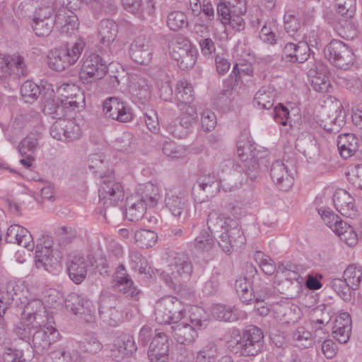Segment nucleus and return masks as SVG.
I'll use <instances>...</instances> for the list:
<instances>
[{
  "mask_svg": "<svg viewBox=\"0 0 362 362\" xmlns=\"http://www.w3.org/2000/svg\"><path fill=\"white\" fill-rule=\"evenodd\" d=\"M324 54L330 63L341 69H349L355 62L352 49L340 40H332L325 46Z\"/></svg>",
  "mask_w": 362,
  "mask_h": 362,
  "instance_id": "6e6552de",
  "label": "nucleus"
},
{
  "mask_svg": "<svg viewBox=\"0 0 362 362\" xmlns=\"http://www.w3.org/2000/svg\"><path fill=\"white\" fill-rule=\"evenodd\" d=\"M207 227L222 250L230 254L235 247H240L245 238L236 219L226 216L216 210L208 214Z\"/></svg>",
  "mask_w": 362,
  "mask_h": 362,
  "instance_id": "f03ea898",
  "label": "nucleus"
},
{
  "mask_svg": "<svg viewBox=\"0 0 362 362\" xmlns=\"http://www.w3.org/2000/svg\"><path fill=\"white\" fill-rule=\"evenodd\" d=\"M358 147V139L354 134L346 133L338 136L337 148L343 158L347 159L354 156Z\"/></svg>",
  "mask_w": 362,
  "mask_h": 362,
  "instance_id": "473e14b6",
  "label": "nucleus"
},
{
  "mask_svg": "<svg viewBox=\"0 0 362 362\" xmlns=\"http://www.w3.org/2000/svg\"><path fill=\"white\" fill-rule=\"evenodd\" d=\"M275 96L273 87L263 86L255 93L253 105L259 110H269L274 106Z\"/></svg>",
  "mask_w": 362,
  "mask_h": 362,
  "instance_id": "c9c22d12",
  "label": "nucleus"
},
{
  "mask_svg": "<svg viewBox=\"0 0 362 362\" xmlns=\"http://www.w3.org/2000/svg\"><path fill=\"white\" fill-rule=\"evenodd\" d=\"M194 98V89L192 84L187 81H179L176 90L177 106L183 104H192Z\"/></svg>",
  "mask_w": 362,
  "mask_h": 362,
  "instance_id": "a19ab883",
  "label": "nucleus"
},
{
  "mask_svg": "<svg viewBox=\"0 0 362 362\" xmlns=\"http://www.w3.org/2000/svg\"><path fill=\"white\" fill-rule=\"evenodd\" d=\"M64 103L65 101L61 99L48 100L45 103L44 112L53 118L62 119V117L68 116L70 112L76 110L74 107L65 105Z\"/></svg>",
  "mask_w": 362,
  "mask_h": 362,
  "instance_id": "e433bc0d",
  "label": "nucleus"
},
{
  "mask_svg": "<svg viewBox=\"0 0 362 362\" xmlns=\"http://www.w3.org/2000/svg\"><path fill=\"white\" fill-rule=\"evenodd\" d=\"M45 313L43 303L39 299H33L25 305L21 318L25 323L31 322L33 327H42L44 323L49 322Z\"/></svg>",
  "mask_w": 362,
  "mask_h": 362,
  "instance_id": "aec40b11",
  "label": "nucleus"
},
{
  "mask_svg": "<svg viewBox=\"0 0 362 362\" xmlns=\"http://www.w3.org/2000/svg\"><path fill=\"white\" fill-rule=\"evenodd\" d=\"M233 335L235 338V344L243 356H257L264 345L263 332L256 326H252L243 332L240 335L238 330H234Z\"/></svg>",
  "mask_w": 362,
  "mask_h": 362,
  "instance_id": "39448f33",
  "label": "nucleus"
},
{
  "mask_svg": "<svg viewBox=\"0 0 362 362\" xmlns=\"http://www.w3.org/2000/svg\"><path fill=\"white\" fill-rule=\"evenodd\" d=\"M107 72V62L95 53L85 54L79 72L83 83H90L103 78Z\"/></svg>",
  "mask_w": 362,
  "mask_h": 362,
  "instance_id": "0eeeda50",
  "label": "nucleus"
},
{
  "mask_svg": "<svg viewBox=\"0 0 362 362\" xmlns=\"http://www.w3.org/2000/svg\"><path fill=\"white\" fill-rule=\"evenodd\" d=\"M271 177L279 189L288 191L293 185L294 179L288 166L282 160L275 161L271 168Z\"/></svg>",
  "mask_w": 362,
  "mask_h": 362,
  "instance_id": "5701e85b",
  "label": "nucleus"
},
{
  "mask_svg": "<svg viewBox=\"0 0 362 362\" xmlns=\"http://www.w3.org/2000/svg\"><path fill=\"white\" fill-rule=\"evenodd\" d=\"M296 147L309 159H314L318 155L316 143L310 137L308 139L298 138L296 140Z\"/></svg>",
  "mask_w": 362,
  "mask_h": 362,
  "instance_id": "8fccbe9b",
  "label": "nucleus"
},
{
  "mask_svg": "<svg viewBox=\"0 0 362 362\" xmlns=\"http://www.w3.org/2000/svg\"><path fill=\"white\" fill-rule=\"evenodd\" d=\"M158 239L157 234L151 230L141 229L134 233L136 244L141 248L153 247Z\"/></svg>",
  "mask_w": 362,
  "mask_h": 362,
  "instance_id": "c03bdc74",
  "label": "nucleus"
},
{
  "mask_svg": "<svg viewBox=\"0 0 362 362\" xmlns=\"http://www.w3.org/2000/svg\"><path fill=\"white\" fill-rule=\"evenodd\" d=\"M197 53L190 42L182 37L176 38L170 46V54L182 70H188L194 66Z\"/></svg>",
  "mask_w": 362,
  "mask_h": 362,
  "instance_id": "1a4fd4ad",
  "label": "nucleus"
},
{
  "mask_svg": "<svg viewBox=\"0 0 362 362\" xmlns=\"http://www.w3.org/2000/svg\"><path fill=\"white\" fill-rule=\"evenodd\" d=\"M118 33L117 23L110 19H103L100 22L98 33L100 42L104 48V54H116L119 51L115 41Z\"/></svg>",
  "mask_w": 362,
  "mask_h": 362,
  "instance_id": "ddd939ff",
  "label": "nucleus"
},
{
  "mask_svg": "<svg viewBox=\"0 0 362 362\" xmlns=\"http://www.w3.org/2000/svg\"><path fill=\"white\" fill-rule=\"evenodd\" d=\"M57 91L62 97L61 100H64V104L68 105L69 107H72L76 110L84 105V95L75 85L64 83L59 87Z\"/></svg>",
  "mask_w": 362,
  "mask_h": 362,
  "instance_id": "c756f323",
  "label": "nucleus"
},
{
  "mask_svg": "<svg viewBox=\"0 0 362 362\" xmlns=\"http://www.w3.org/2000/svg\"><path fill=\"white\" fill-rule=\"evenodd\" d=\"M165 205L170 214L182 222L187 218V198L184 192L173 190L166 192Z\"/></svg>",
  "mask_w": 362,
  "mask_h": 362,
  "instance_id": "4468645a",
  "label": "nucleus"
},
{
  "mask_svg": "<svg viewBox=\"0 0 362 362\" xmlns=\"http://www.w3.org/2000/svg\"><path fill=\"white\" fill-rule=\"evenodd\" d=\"M165 272L172 281L180 282L190 277L192 265L188 257L184 253H176L170 257Z\"/></svg>",
  "mask_w": 362,
  "mask_h": 362,
  "instance_id": "9b49d317",
  "label": "nucleus"
},
{
  "mask_svg": "<svg viewBox=\"0 0 362 362\" xmlns=\"http://www.w3.org/2000/svg\"><path fill=\"white\" fill-rule=\"evenodd\" d=\"M293 339L299 347L307 349L312 346L313 338L312 333L304 327H298L293 333Z\"/></svg>",
  "mask_w": 362,
  "mask_h": 362,
  "instance_id": "6e6d98bb",
  "label": "nucleus"
},
{
  "mask_svg": "<svg viewBox=\"0 0 362 362\" xmlns=\"http://www.w3.org/2000/svg\"><path fill=\"white\" fill-rule=\"evenodd\" d=\"M167 24L170 30L174 31L179 30L188 25L187 17L182 11H173L168 16Z\"/></svg>",
  "mask_w": 362,
  "mask_h": 362,
  "instance_id": "5fc2aeb1",
  "label": "nucleus"
},
{
  "mask_svg": "<svg viewBox=\"0 0 362 362\" xmlns=\"http://www.w3.org/2000/svg\"><path fill=\"white\" fill-rule=\"evenodd\" d=\"M52 241L48 238L43 241V244H37L35 259L37 268H44L45 270H48L49 267L58 262V258L52 254Z\"/></svg>",
  "mask_w": 362,
  "mask_h": 362,
  "instance_id": "cd10ccee",
  "label": "nucleus"
},
{
  "mask_svg": "<svg viewBox=\"0 0 362 362\" xmlns=\"http://www.w3.org/2000/svg\"><path fill=\"white\" fill-rule=\"evenodd\" d=\"M101 300L102 304L99 307V314L101 319L110 325L115 326L117 324V317L119 316L118 311L112 307H107L106 300L104 298Z\"/></svg>",
  "mask_w": 362,
  "mask_h": 362,
  "instance_id": "bf43d9fd",
  "label": "nucleus"
},
{
  "mask_svg": "<svg viewBox=\"0 0 362 362\" xmlns=\"http://www.w3.org/2000/svg\"><path fill=\"white\" fill-rule=\"evenodd\" d=\"M146 199V204L150 206H154L160 199L159 190L158 187L154 186L151 183H147L144 186V194L141 197Z\"/></svg>",
  "mask_w": 362,
  "mask_h": 362,
  "instance_id": "69168bd1",
  "label": "nucleus"
},
{
  "mask_svg": "<svg viewBox=\"0 0 362 362\" xmlns=\"http://www.w3.org/2000/svg\"><path fill=\"white\" fill-rule=\"evenodd\" d=\"M191 323L198 328H204L208 323V315L205 310L199 306H192L189 310Z\"/></svg>",
  "mask_w": 362,
  "mask_h": 362,
  "instance_id": "13d9d810",
  "label": "nucleus"
},
{
  "mask_svg": "<svg viewBox=\"0 0 362 362\" xmlns=\"http://www.w3.org/2000/svg\"><path fill=\"white\" fill-rule=\"evenodd\" d=\"M88 163L89 168L92 170L94 173L98 174L101 179L108 175H106L107 162L105 160L102 154L93 153L90 155Z\"/></svg>",
  "mask_w": 362,
  "mask_h": 362,
  "instance_id": "3c124183",
  "label": "nucleus"
},
{
  "mask_svg": "<svg viewBox=\"0 0 362 362\" xmlns=\"http://www.w3.org/2000/svg\"><path fill=\"white\" fill-rule=\"evenodd\" d=\"M213 316L218 320L232 322L238 318L237 310L230 306L216 305L212 308Z\"/></svg>",
  "mask_w": 362,
  "mask_h": 362,
  "instance_id": "09e8293b",
  "label": "nucleus"
},
{
  "mask_svg": "<svg viewBox=\"0 0 362 362\" xmlns=\"http://www.w3.org/2000/svg\"><path fill=\"white\" fill-rule=\"evenodd\" d=\"M184 310V305L177 298L173 296L163 298L155 305L156 320L159 324L177 323L183 317Z\"/></svg>",
  "mask_w": 362,
  "mask_h": 362,
  "instance_id": "423d86ee",
  "label": "nucleus"
},
{
  "mask_svg": "<svg viewBox=\"0 0 362 362\" xmlns=\"http://www.w3.org/2000/svg\"><path fill=\"white\" fill-rule=\"evenodd\" d=\"M214 238L207 232L202 233L195 238L194 247L199 250L208 251L214 246Z\"/></svg>",
  "mask_w": 362,
  "mask_h": 362,
  "instance_id": "774afa93",
  "label": "nucleus"
},
{
  "mask_svg": "<svg viewBox=\"0 0 362 362\" xmlns=\"http://www.w3.org/2000/svg\"><path fill=\"white\" fill-rule=\"evenodd\" d=\"M59 331L49 322L44 323L41 327L33 333V344L39 351H47L51 344L58 340Z\"/></svg>",
  "mask_w": 362,
  "mask_h": 362,
  "instance_id": "a211bd4d",
  "label": "nucleus"
},
{
  "mask_svg": "<svg viewBox=\"0 0 362 362\" xmlns=\"http://www.w3.org/2000/svg\"><path fill=\"white\" fill-rule=\"evenodd\" d=\"M284 28L291 36H295V40L301 37V22L299 18L291 11H287L284 16Z\"/></svg>",
  "mask_w": 362,
  "mask_h": 362,
  "instance_id": "de8ad7c7",
  "label": "nucleus"
},
{
  "mask_svg": "<svg viewBox=\"0 0 362 362\" xmlns=\"http://www.w3.org/2000/svg\"><path fill=\"white\" fill-rule=\"evenodd\" d=\"M27 67L21 56H0V81L11 76H25Z\"/></svg>",
  "mask_w": 362,
  "mask_h": 362,
  "instance_id": "2eb2a0df",
  "label": "nucleus"
},
{
  "mask_svg": "<svg viewBox=\"0 0 362 362\" xmlns=\"http://www.w3.org/2000/svg\"><path fill=\"white\" fill-rule=\"evenodd\" d=\"M95 260L90 255H75L72 257L68 267L70 279L76 284H81L86 277L88 270L94 266Z\"/></svg>",
  "mask_w": 362,
  "mask_h": 362,
  "instance_id": "dca6fc26",
  "label": "nucleus"
},
{
  "mask_svg": "<svg viewBox=\"0 0 362 362\" xmlns=\"http://www.w3.org/2000/svg\"><path fill=\"white\" fill-rule=\"evenodd\" d=\"M54 26L63 34H69L78 25V19L74 11L66 6L60 7L55 13Z\"/></svg>",
  "mask_w": 362,
  "mask_h": 362,
  "instance_id": "4be33fe9",
  "label": "nucleus"
},
{
  "mask_svg": "<svg viewBox=\"0 0 362 362\" xmlns=\"http://www.w3.org/2000/svg\"><path fill=\"white\" fill-rule=\"evenodd\" d=\"M237 153L243 162V166L228 159L221 162L214 170V173H216L221 187L225 190L238 187L247 180V176L255 180L257 174L252 173L266 167V158L262 156V153L247 142H238Z\"/></svg>",
  "mask_w": 362,
  "mask_h": 362,
  "instance_id": "f257e3e1",
  "label": "nucleus"
},
{
  "mask_svg": "<svg viewBox=\"0 0 362 362\" xmlns=\"http://www.w3.org/2000/svg\"><path fill=\"white\" fill-rule=\"evenodd\" d=\"M113 288L115 291L123 293L128 298L135 300L139 299L140 291L134 286L133 281L122 264L117 268L115 273Z\"/></svg>",
  "mask_w": 362,
  "mask_h": 362,
  "instance_id": "6ab92c4d",
  "label": "nucleus"
},
{
  "mask_svg": "<svg viewBox=\"0 0 362 362\" xmlns=\"http://www.w3.org/2000/svg\"><path fill=\"white\" fill-rule=\"evenodd\" d=\"M337 13L342 17L349 19L356 12V0H336Z\"/></svg>",
  "mask_w": 362,
  "mask_h": 362,
  "instance_id": "680f3d73",
  "label": "nucleus"
},
{
  "mask_svg": "<svg viewBox=\"0 0 362 362\" xmlns=\"http://www.w3.org/2000/svg\"><path fill=\"white\" fill-rule=\"evenodd\" d=\"M245 0H227L216 5L217 20L223 25H226V21L234 12L245 13Z\"/></svg>",
  "mask_w": 362,
  "mask_h": 362,
  "instance_id": "7c9ffc66",
  "label": "nucleus"
},
{
  "mask_svg": "<svg viewBox=\"0 0 362 362\" xmlns=\"http://www.w3.org/2000/svg\"><path fill=\"white\" fill-rule=\"evenodd\" d=\"M308 76L310 78V85L313 89L319 93H326L331 88L327 67L320 62L313 64L308 70Z\"/></svg>",
  "mask_w": 362,
  "mask_h": 362,
  "instance_id": "b1692460",
  "label": "nucleus"
},
{
  "mask_svg": "<svg viewBox=\"0 0 362 362\" xmlns=\"http://www.w3.org/2000/svg\"><path fill=\"white\" fill-rule=\"evenodd\" d=\"M332 288L342 298L344 301L349 302L351 300L352 287L349 285V282L345 278H336L330 281Z\"/></svg>",
  "mask_w": 362,
  "mask_h": 362,
  "instance_id": "603ef678",
  "label": "nucleus"
},
{
  "mask_svg": "<svg viewBox=\"0 0 362 362\" xmlns=\"http://www.w3.org/2000/svg\"><path fill=\"white\" fill-rule=\"evenodd\" d=\"M137 349L133 336L122 334L114 341L112 349V356L116 361H120L125 357L132 356Z\"/></svg>",
  "mask_w": 362,
  "mask_h": 362,
  "instance_id": "a878e982",
  "label": "nucleus"
},
{
  "mask_svg": "<svg viewBox=\"0 0 362 362\" xmlns=\"http://www.w3.org/2000/svg\"><path fill=\"white\" fill-rule=\"evenodd\" d=\"M129 264L132 269L138 272L141 274H146L149 272L146 258L136 250L129 251Z\"/></svg>",
  "mask_w": 362,
  "mask_h": 362,
  "instance_id": "49530a36",
  "label": "nucleus"
},
{
  "mask_svg": "<svg viewBox=\"0 0 362 362\" xmlns=\"http://www.w3.org/2000/svg\"><path fill=\"white\" fill-rule=\"evenodd\" d=\"M297 43L288 42L285 45L282 59L288 62L303 63L307 61L310 55V45H317V39L316 36L309 37L308 42L300 40L298 37Z\"/></svg>",
  "mask_w": 362,
  "mask_h": 362,
  "instance_id": "9d476101",
  "label": "nucleus"
},
{
  "mask_svg": "<svg viewBox=\"0 0 362 362\" xmlns=\"http://www.w3.org/2000/svg\"><path fill=\"white\" fill-rule=\"evenodd\" d=\"M85 47V40L79 38L71 46L55 49L49 58V66L57 71H64L78 61Z\"/></svg>",
  "mask_w": 362,
  "mask_h": 362,
  "instance_id": "20e7f679",
  "label": "nucleus"
},
{
  "mask_svg": "<svg viewBox=\"0 0 362 362\" xmlns=\"http://www.w3.org/2000/svg\"><path fill=\"white\" fill-rule=\"evenodd\" d=\"M41 138L40 133H30L23 139L19 146L18 151L23 156L30 158L31 154L37 149L39 146V139Z\"/></svg>",
  "mask_w": 362,
  "mask_h": 362,
  "instance_id": "79ce46f5",
  "label": "nucleus"
},
{
  "mask_svg": "<svg viewBox=\"0 0 362 362\" xmlns=\"http://www.w3.org/2000/svg\"><path fill=\"white\" fill-rule=\"evenodd\" d=\"M21 93L25 103H32L39 97L40 88L33 81L28 80L22 84Z\"/></svg>",
  "mask_w": 362,
  "mask_h": 362,
  "instance_id": "864d4df0",
  "label": "nucleus"
},
{
  "mask_svg": "<svg viewBox=\"0 0 362 362\" xmlns=\"http://www.w3.org/2000/svg\"><path fill=\"white\" fill-rule=\"evenodd\" d=\"M343 277L353 290L358 289L362 283V267L356 264L349 265L344 272Z\"/></svg>",
  "mask_w": 362,
  "mask_h": 362,
  "instance_id": "37998d69",
  "label": "nucleus"
},
{
  "mask_svg": "<svg viewBox=\"0 0 362 362\" xmlns=\"http://www.w3.org/2000/svg\"><path fill=\"white\" fill-rule=\"evenodd\" d=\"M163 152L172 158H179L187 155V150L182 146H179L173 141H166L163 146Z\"/></svg>",
  "mask_w": 362,
  "mask_h": 362,
  "instance_id": "e2e57ef3",
  "label": "nucleus"
},
{
  "mask_svg": "<svg viewBox=\"0 0 362 362\" xmlns=\"http://www.w3.org/2000/svg\"><path fill=\"white\" fill-rule=\"evenodd\" d=\"M65 306L75 315H91L93 305L92 302L76 293L70 294L65 300Z\"/></svg>",
  "mask_w": 362,
  "mask_h": 362,
  "instance_id": "2f4dec72",
  "label": "nucleus"
},
{
  "mask_svg": "<svg viewBox=\"0 0 362 362\" xmlns=\"http://www.w3.org/2000/svg\"><path fill=\"white\" fill-rule=\"evenodd\" d=\"M99 203L104 206L99 211L103 218L109 223L114 218L115 212L118 210H107L109 206H115L122 202L124 197V192L122 185L116 182L110 175L102 178V182L98 189Z\"/></svg>",
  "mask_w": 362,
  "mask_h": 362,
  "instance_id": "7ed1b4c3",
  "label": "nucleus"
},
{
  "mask_svg": "<svg viewBox=\"0 0 362 362\" xmlns=\"http://www.w3.org/2000/svg\"><path fill=\"white\" fill-rule=\"evenodd\" d=\"M169 346L168 336L163 332L156 334L148 349L151 362H170Z\"/></svg>",
  "mask_w": 362,
  "mask_h": 362,
  "instance_id": "412c9836",
  "label": "nucleus"
},
{
  "mask_svg": "<svg viewBox=\"0 0 362 362\" xmlns=\"http://www.w3.org/2000/svg\"><path fill=\"white\" fill-rule=\"evenodd\" d=\"M130 92L134 98L142 103L146 102L151 97V87L147 81L141 78L134 80L132 83Z\"/></svg>",
  "mask_w": 362,
  "mask_h": 362,
  "instance_id": "ea45409f",
  "label": "nucleus"
},
{
  "mask_svg": "<svg viewBox=\"0 0 362 362\" xmlns=\"http://www.w3.org/2000/svg\"><path fill=\"white\" fill-rule=\"evenodd\" d=\"M49 133L56 140L70 142L80 139L81 129L75 122L69 119H57L51 126Z\"/></svg>",
  "mask_w": 362,
  "mask_h": 362,
  "instance_id": "f8f14e48",
  "label": "nucleus"
},
{
  "mask_svg": "<svg viewBox=\"0 0 362 362\" xmlns=\"http://www.w3.org/2000/svg\"><path fill=\"white\" fill-rule=\"evenodd\" d=\"M39 327H33L31 322L24 323L23 319L21 318V321L16 325L14 332L21 339L28 341L30 339L31 335H33V331Z\"/></svg>",
  "mask_w": 362,
  "mask_h": 362,
  "instance_id": "0e129e2a",
  "label": "nucleus"
},
{
  "mask_svg": "<svg viewBox=\"0 0 362 362\" xmlns=\"http://www.w3.org/2000/svg\"><path fill=\"white\" fill-rule=\"evenodd\" d=\"M130 56L137 64H148L152 59V48L150 41L145 37L139 36L131 45Z\"/></svg>",
  "mask_w": 362,
  "mask_h": 362,
  "instance_id": "393cba45",
  "label": "nucleus"
},
{
  "mask_svg": "<svg viewBox=\"0 0 362 362\" xmlns=\"http://www.w3.org/2000/svg\"><path fill=\"white\" fill-rule=\"evenodd\" d=\"M103 110L106 117L120 122H127L132 119L131 109L117 98L106 99L103 105Z\"/></svg>",
  "mask_w": 362,
  "mask_h": 362,
  "instance_id": "f3484780",
  "label": "nucleus"
},
{
  "mask_svg": "<svg viewBox=\"0 0 362 362\" xmlns=\"http://www.w3.org/2000/svg\"><path fill=\"white\" fill-rule=\"evenodd\" d=\"M146 199L140 197L127 199L126 217L131 221H137L144 217L146 211Z\"/></svg>",
  "mask_w": 362,
  "mask_h": 362,
  "instance_id": "f704fd0d",
  "label": "nucleus"
},
{
  "mask_svg": "<svg viewBox=\"0 0 362 362\" xmlns=\"http://www.w3.org/2000/svg\"><path fill=\"white\" fill-rule=\"evenodd\" d=\"M171 327L175 339L181 344H189L197 337V332L192 325L187 323H174Z\"/></svg>",
  "mask_w": 362,
  "mask_h": 362,
  "instance_id": "72a5a7b5",
  "label": "nucleus"
},
{
  "mask_svg": "<svg viewBox=\"0 0 362 362\" xmlns=\"http://www.w3.org/2000/svg\"><path fill=\"white\" fill-rule=\"evenodd\" d=\"M218 355L217 348L215 345L208 344L200 350L197 355V362H214Z\"/></svg>",
  "mask_w": 362,
  "mask_h": 362,
  "instance_id": "338daca9",
  "label": "nucleus"
},
{
  "mask_svg": "<svg viewBox=\"0 0 362 362\" xmlns=\"http://www.w3.org/2000/svg\"><path fill=\"white\" fill-rule=\"evenodd\" d=\"M32 28L33 31L37 36H48L51 33L54 28V20L53 18H33Z\"/></svg>",
  "mask_w": 362,
  "mask_h": 362,
  "instance_id": "4d7b16f0",
  "label": "nucleus"
},
{
  "mask_svg": "<svg viewBox=\"0 0 362 362\" xmlns=\"http://www.w3.org/2000/svg\"><path fill=\"white\" fill-rule=\"evenodd\" d=\"M204 182V179L198 180L192 188V194L194 197L195 200H197L199 202L205 201L204 197H199L202 192H203L205 194V197L208 198L209 197H213L216 194L219 190L220 187H221L220 182H214L211 185L207 184Z\"/></svg>",
  "mask_w": 362,
  "mask_h": 362,
  "instance_id": "4c0bfd02",
  "label": "nucleus"
},
{
  "mask_svg": "<svg viewBox=\"0 0 362 362\" xmlns=\"http://www.w3.org/2000/svg\"><path fill=\"white\" fill-rule=\"evenodd\" d=\"M80 348L84 352L95 354L101 351L103 346L97 337L91 334L86 335L81 341Z\"/></svg>",
  "mask_w": 362,
  "mask_h": 362,
  "instance_id": "052dcab7",
  "label": "nucleus"
},
{
  "mask_svg": "<svg viewBox=\"0 0 362 362\" xmlns=\"http://www.w3.org/2000/svg\"><path fill=\"white\" fill-rule=\"evenodd\" d=\"M115 148L127 154L132 153L136 149L135 139L130 132H124L115 142Z\"/></svg>",
  "mask_w": 362,
  "mask_h": 362,
  "instance_id": "a18cd8bd",
  "label": "nucleus"
},
{
  "mask_svg": "<svg viewBox=\"0 0 362 362\" xmlns=\"http://www.w3.org/2000/svg\"><path fill=\"white\" fill-rule=\"evenodd\" d=\"M345 112L342 110H334L330 112H323L320 120V125L327 132L336 134L345 124Z\"/></svg>",
  "mask_w": 362,
  "mask_h": 362,
  "instance_id": "bb28decb",
  "label": "nucleus"
},
{
  "mask_svg": "<svg viewBox=\"0 0 362 362\" xmlns=\"http://www.w3.org/2000/svg\"><path fill=\"white\" fill-rule=\"evenodd\" d=\"M336 209L346 217L352 218L356 215L354 199L344 189H338L333 196Z\"/></svg>",
  "mask_w": 362,
  "mask_h": 362,
  "instance_id": "c85d7f7f",
  "label": "nucleus"
},
{
  "mask_svg": "<svg viewBox=\"0 0 362 362\" xmlns=\"http://www.w3.org/2000/svg\"><path fill=\"white\" fill-rule=\"evenodd\" d=\"M235 288L242 302L248 304L254 299V285L249 279L239 277L235 283Z\"/></svg>",
  "mask_w": 362,
  "mask_h": 362,
  "instance_id": "58836bf2",
  "label": "nucleus"
}]
</instances>
